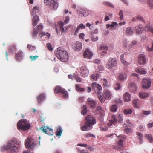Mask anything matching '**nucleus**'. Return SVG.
Returning a JSON list of instances; mask_svg holds the SVG:
<instances>
[{
	"mask_svg": "<svg viewBox=\"0 0 153 153\" xmlns=\"http://www.w3.org/2000/svg\"><path fill=\"white\" fill-rule=\"evenodd\" d=\"M85 120L84 125L81 127V129L83 131H88L91 129L93 125L95 124L96 122L95 118L91 115H87Z\"/></svg>",
	"mask_w": 153,
	"mask_h": 153,
	"instance_id": "obj_1",
	"label": "nucleus"
},
{
	"mask_svg": "<svg viewBox=\"0 0 153 153\" xmlns=\"http://www.w3.org/2000/svg\"><path fill=\"white\" fill-rule=\"evenodd\" d=\"M55 53L57 57L62 62H65L68 59V53L66 51L62 49L60 47L58 48L57 50L55 51Z\"/></svg>",
	"mask_w": 153,
	"mask_h": 153,
	"instance_id": "obj_2",
	"label": "nucleus"
},
{
	"mask_svg": "<svg viewBox=\"0 0 153 153\" xmlns=\"http://www.w3.org/2000/svg\"><path fill=\"white\" fill-rule=\"evenodd\" d=\"M30 125L25 119H22L18 121L17 123V128L19 130L25 131L29 130Z\"/></svg>",
	"mask_w": 153,
	"mask_h": 153,
	"instance_id": "obj_3",
	"label": "nucleus"
},
{
	"mask_svg": "<svg viewBox=\"0 0 153 153\" xmlns=\"http://www.w3.org/2000/svg\"><path fill=\"white\" fill-rule=\"evenodd\" d=\"M16 142L15 140L13 141H10L7 143V145L4 146L5 149L10 150L12 153H15L18 152L20 149L19 143H18V144H16V145H15L14 143Z\"/></svg>",
	"mask_w": 153,
	"mask_h": 153,
	"instance_id": "obj_4",
	"label": "nucleus"
},
{
	"mask_svg": "<svg viewBox=\"0 0 153 153\" xmlns=\"http://www.w3.org/2000/svg\"><path fill=\"white\" fill-rule=\"evenodd\" d=\"M123 118L122 115L120 114H117L116 115H113L112 116V119L110 120L108 124V126H111L112 124H114L116 126L117 121L120 123L123 122Z\"/></svg>",
	"mask_w": 153,
	"mask_h": 153,
	"instance_id": "obj_5",
	"label": "nucleus"
},
{
	"mask_svg": "<svg viewBox=\"0 0 153 153\" xmlns=\"http://www.w3.org/2000/svg\"><path fill=\"white\" fill-rule=\"evenodd\" d=\"M121 62L124 65L127 66L132 62L129 54L127 53H124L121 55L120 57Z\"/></svg>",
	"mask_w": 153,
	"mask_h": 153,
	"instance_id": "obj_6",
	"label": "nucleus"
},
{
	"mask_svg": "<svg viewBox=\"0 0 153 153\" xmlns=\"http://www.w3.org/2000/svg\"><path fill=\"white\" fill-rule=\"evenodd\" d=\"M117 61L116 59L110 58L107 62L106 67L108 69H112L113 68L116 66Z\"/></svg>",
	"mask_w": 153,
	"mask_h": 153,
	"instance_id": "obj_7",
	"label": "nucleus"
},
{
	"mask_svg": "<svg viewBox=\"0 0 153 153\" xmlns=\"http://www.w3.org/2000/svg\"><path fill=\"white\" fill-rule=\"evenodd\" d=\"M36 145V143L32 137L28 138L25 141V145L26 148H31Z\"/></svg>",
	"mask_w": 153,
	"mask_h": 153,
	"instance_id": "obj_8",
	"label": "nucleus"
},
{
	"mask_svg": "<svg viewBox=\"0 0 153 153\" xmlns=\"http://www.w3.org/2000/svg\"><path fill=\"white\" fill-rule=\"evenodd\" d=\"M151 80L149 78H144L142 81V87L145 89H147L151 86Z\"/></svg>",
	"mask_w": 153,
	"mask_h": 153,
	"instance_id": "obj_9",
	"label": "nucleus"
},
{
	"mask_svg": "<svg viewBox=\"0 0 153 153\" xmlns=\"http://www.w3.org/2000/svg\"><path fill=\"white\" fill-rule=\"evenodd\" d=\"M40 129L43 132L49 135H53V129L50 128L48 126H45L44 127H41Z\"/></svg>",
	"mask_w": 153,
	"mask_h": 153,
	"instance_id": "obj_10",
	"label": "nucleus"
},
{
	"mask_svg": "<svg viewBox=\"0 0 153 153\" xmlns=\"http://www.w3.org/2000/svg\"><path fill=\"white\" fill-rule=\"evenodd\" d=\"M92 88L94 91L97 93H99L102 91V87L98 84L96 82H93L92 84Z\"/></svg>",
	"mask_w": 153,
	"mask_h": 153,
	"instance_id": "obj_11",
	"label": "nucleus"
},
{
	"mask_svg": "<svg viewBox=\"0 0 153 153\" xmlns=\"http://www.w3.org/2000/svg\"><path fill=\"white\" fill-rule=\"evenodd\" d=\"M72 48L74 51H79L82 48V43L80 42H76L72 45Z\"/></svg>",
	"mask_w": 153,
	"mask_h": 153,
	"instance_id": "obj_12",
	"label": "nucleus"
},
{
	"mask_svg": "<svg viewBox=\"0 0 153 153\" xmlns=\"http://www.w3.org/2000/svg\"><path fill=\"white\" fill-rule=\"evenodd\" d=\"M80 75L83 77H86L89 74V71L85 67H82L80 68Z\"/></svg>",
	"mask_w": 153,
	"mask_h": 153,
	"instance_id": "obj_13",
	"label": "nucleus"
},
{
	"mask_svg": "<svg viewBox=\"0 0 153 153\" xmlns=\"http://www.w3.org/2000/svg\"><path fill=\"white\" fill-rule=\"evenodd\" d=\"M146 58L144 54H140L138 56V61L140 64L143 65L146 63Z\"/></svg>",
	"mask_w": 153,
	"mask_h": 153,
	"instance_id": "obj_14",
	"label": "nucleus"
},
{
	"mask_svg": "<svg viewBox=\"0 0 153 153\" xmlns=\"http://www.w3.org/2000/svg\"><path fill=\"white\" fill-rule=\"evenodd\" d=\"M48 5L54 10H56L58 7L57 0H49Z\"/></svg>",
	"mask_w": 153,
	"mask_h": 153,
	"instance_id": "obj_15",
	"label": "nucleus"
},
{
	"mask_svg": "<svg viewBox=\"0 0 153 153\" xmlns=\"http://www.w3.org/2000/svg\"><path fill=\"white\" fill-rule=\"evenodd\" d=\"M93 55V54L92 52L88 49H86L83 54L84 57L85 58H88V59H91Z\"/></svg>",
	"mask_w": 153,
	"mask_h": 153,
	"instance_id": "obj_16",
	"label": "nucleus"
},
{
	"mask_svg": "<svg viewBox=\"0 0 153 153\" xmlns=\"http://www.w3.org/2000/svg\"><path fill=\"white\" fill-rule=\"evenodd\" d=\"M108 47L104 45H101L100 46H99L98 48V50L100 51L104 54H106L107 52V51L108 50Z\"/></svg>",
	"mask_w": 153,
	"mask_h": 153,
	"instance_id": "obj_17",
	"label": "nucleus"
},
{
	"mask_svg": "<svg viewBox=\"0 0 153 153\" xmlns=\"http://www.w3.org/2000/svg\"><path fill=\"white\" fill-rule=\"evenodd\" d=\"M96 102L91 99L89 98L87 99V104L90 106V107L91 108H95Z\"/></svg>",
	"mask_w": 153,
	"mask_h": 153,
	"instance_id": "obj_18",
	"label": "nucleus"
},
{
	"mask_svg": "<svg viewBox=\"0 0 153 153\" xmlns=\"http://www.w3.org/2000/svg\"><path fill=\"white\" fill-rule=\"evenodd\" d=\"M131 94L128 92H126L123 95V99L125 102H128L131 100Z\"/></svg>",
	"mask_w": 153,
	"mask_h": 153,
	"instance_id": "obj_19",
	"label": "nucleus"
},
{
	"mask_svg": "<svg viewBox=\"0 0 153 153\" xmlns=\"http://www.w3.org/2000/svg\"><path fill=\"white\" fill-rule=\"evenodd\" d=\"M23 56V53L22 51L19 50L15 55V57L16 60L19 61L22 59Z\"/></svg>",
	"mask_w": 153,
	"mask_h": 153,
	"instance_id": "obj_20",
	"label": "nucleus"
},
{
	"mask_svg": "<svg viewBox=\"0 0 153 153\" xmlns=\"http://www.w3.org/2000/svg\"><path fill=\"white\" fill-rule=\"evenodd\" d=\"M104 94L105 98L107 100L111 99L112 96V94L110 91L107 89L105 90Z\"/></svg>",
	"mask_w": 153,
	"mask_h": 153,
	"instance_id": "obj_21",
	"label": "nucleus"
},
{
	"mask_svg": "<svg viewBox=\"0 0 153 153\" xmlns=\"http://www.w3.org/2000/svg\"><path fill=\"white\" fill-rule=\"evenodd\" d=\"M143 25L142 24H139L138 26L136 27V32L137 34H140L143 33Z\"/></svg>",
	"mask_w": 153,
	"mask_h": 153,
	"instance_id": "obj_22",
	"label": "nucleus"
},
{
	"mask_svg": "<svg viewBox=\"0 0 153 153\" xmlns=\"http://www.w3.org/2000/svg\"><path fill=\"white\" fill-rule=\"evenodd\" d=\"M37 99V102L38 103H41L44 100L45 98V95L44 94H40L38 96L36 97Z\"/></svg>",
	"mask_w": 153,
	"mask_h": 153,
	"instance_id": "obj_23",
	"label": "nucleus"
},
{
	"mask_svg": "<svg viewBox=\"0 0 153 153\" xmlns=\"http://www.w3.org/2000/svg\"><path fill=\"white\" fill-rule=\"evenodd\" d=\"M127 79L126 74L125 73H121L118 76V79L120 81H124Z\"/></svg>",
	"mask_w": 153,
	"mask_h": 153,
	"instance_id": "obj_24",
	"label": "nucleus"
},
{
	"mask_svg": "<svg viewBox=\"0 0 153 153\" xmlns=\"http://www.w3.org/2000/svg\"><path fill=\"white\" fill-rule=\"evenodd\" d=\"M134 30L131 27L127 28L125 31L127 35H132L134 33Z\"/></svg>",
	"mask_w": 153,
	"mask_h": 153,
	"instance_id": "obj_25",
	"label": "nucleus"
},
{
	"mask_svg": "<svg viewBox=\"0 0 153 153\" xmlns=\"http://www.w3.org/2000/svg\"><path fill=\"white\" fill-rule=\"evenodd\" d=\"M39 20V17L36 15L33 16L32 19L33 24V26H36Z\"/></svg>",
	"mask_w": 153,
	"mask_h": 153,
	"instance_id": "obj_26",
	"label": "nucleus"
},
{
	"mask_svg": "<svg viewBox=\"0 0 153 153\" xmlns=\"http://www.w3.org/2000/svg\"><path fill=\"white\" fill-rule=\"evenodd\" d=\"M82 111L81 114L83 115H85L88 112L87 108L86 105H83L81 108Z\"/></svg>",
	"mask_w": 153,
	"mask_h": 153,
	"instance_id": "obj_27",
	"label": "nucleus"
},
{
	"mask_svg": "<svg viewBox=\"0 0 153 153\" xmlns=\"http://www.w3.org/2000/svg\"><path fill=\"white\" fill-rule=\"evenodd\" d=\"M135 71L141 74H145L146 73V71L142 68H137L136 69Z\"/></svg>",
	"mask_w": 153,
	"mask_h": 153,
	"instance_id": "obj_28",
	"label": "nucleus"
},
{
	"mask_svg": "<svg viewBox=\"0 0 153 153\" xmlns=\"http://www.w3.org/2000/svg\"><path fill=\"white\" fill-rule=\"evenodd\" d=\"M139 96L141 98L144 99L149 97V94L147 93L141 92L139 93Z\"/></svg>",
	"mask_w": 153,
	"mask_h": 153,
	"instance_id": "obj_29",
	"label": "nucleus"
},
{
	"mask_svg": "<svg viewBox=\"0 0 153 153\" xmlns=\"http://www.w3.org/2000/svg\"><path fill=\"white\" fill-rule=\"evenodd\" d=\"M145 30L151 32L153 34V27L149 25L146 26L145 28Z\"/></svg>",
	"mask_w": 153,
	"mask_h": 153,
	"instance_id": "obj_30",
	"label": "nucleus"
},
{
	"mask_svg": "<svg viewBox=\"0 0 153 153\" xmlns=\"http://www.w3.org/2000/svg\"><path fill=\"white\" fill-rule=\"evenodd\" d=\"M118 108L116 105L114 104L111 106L110 111L113 112H116Z\"/></svg>",
	"mask_w": 153,
	"mask_h": 153,
	"instance_id": "obj_31",
	"label": "nucleus"
},
{
	"mask_svg": "<svg viewBox=\"0 0 153 153\" xmlns=\"http://www.w3.org/2000/svg\"><path fill=\"white\" fill-rule=\"evenodd\" d=\"M99 76V74H98L97 73L92 74L90 76V77L92 79L96 81L97 79Z\"/></svg>",
	"mask_w": 153,
	"mask_h": 153,
	"instance_id": "obj_32",
	"label": "nucleus"
},
{
	"mask_svg": "<svg viewBox=\"0 0 153 153\" xmlns=\"http://www.w3.org/2000/svg\"><path fill=\"white\" fill-rule=\"evenodd\" d=\"M64 89L61 88L59 86H56L54 91L56 93H62V91L64 90Z\"/></svg>",
	"mask_w": 153,
	"mask_h": 153,
	"instance_id": "obj_33",
	"label": "nucleus"
},
{
	"mask_svg": "<svg viewBox=\"0 0 153 153\" xmlns=\"http://www.w3.org/2000/svg\"><path fill=\"white\" fill-rule=\"evenodd\" d=\"M136 135L138 136V138L139 140V143H140L141 144L142 142V137H143V135L142 134L140 133L137 132L136 133Z\"/></svg>",
	"mask_w": 153,
	"mask_h": 153,
	"instance_id": "obj_34",
	"label": "nucleus"
},
{
	"mask_svg": "<svg viewBox=\"0 0 153 153\" xmlns=\"http://www.w3.org/2000/svg\"><path fill=\"white\" fill-rule=\"evenodd\" d=\"M133 111L132 109H125L123 110V113L125 115L131 114Z\"/></svg>",
	"mask_w": 153,
	"mask_h": 153,
	"instance_id": "obj_35",
	"label": "nucleus"
},
{
	"mask_svg": "<svg viewBox=\"0 0 153 153\" xmlns=\"http://www.w3.org/2000/svg\"><path fill=\"white\" fill-rule=\"evenodd\" d=\"M62 129L61 128L59 127L56 132V135L57 136H61L62 134Z\"/></svg>",
	"mask_w": 153,
	"mask_h": 153,
	"instance_id": "obj_36",
	"label": "nucleus"
},
{
	"mask_svg": "<svg viewBox=\"0 0 153 153\" xmlns=\"http://www.w3.org/2000/svg\"><path fill=\"white\" fill-rule=\"evenodd\" d=\"M98 99L100 100V102L101 103H104L105 101L104 98L101 95V94L100 93H98L97 95Z\"/></svg>",
	"mask_w": 153,
	"mask_h": 153,
	"instance_id": "obj_37",
	"label": "nucleus"
},
{
	"mask_svg": "<svg viewBox=\"0 0 153 153\" xmlns=\"http://www.w3.org/2000/svg\"><path fill=\"white\" fill-rule=\"evenodd\" d=\"M62 93L63 94L62 97L63 98L66 99L68 97V92L65 89L62 91Z\"/></svg>",
	"mask_w": 153,
	"mask_h": 153,
	"instance_id": "obj_38",
	"label": "nucleus"
},
{
	"mask_svg": "<svg viewBox=\"0 0 153 153\" xmlns=\"http://www.w3.org/2000/svg\"><path fill=\"white\" fill-rule=\"evenodd\" d=\"M38 10V9L37 7L36 6H35L34 7L31 12V15L33 16L35 15H36V10Z\"/></svg>",
	"mask_w": 153,
	"mask_h": 153,
	"instance_id": "obj_39",
	"label": "nucleus"
},
{
	"mask_svg": "<svg viewBox=\"0 0 153 153\" xmlns=\"http://www.w3.org/2000/svg\"><path fill=\"white\" fill-rule=\"evenodd\" d=\"M75 86L76 90L78 91L83 92L85 91L84 89L80 88L77 85H76Z\"/></svg>",
	"mask_w": 153,
	"mask_h": 153,
	"instance_id": "obj_40",
	"label": "nucleus"
},
{
	"mask_svg": "<svg viewBox=\"0 0 153 153\" xmlns=\"http://www.w3.org/2000/svg\"><path fill=\"white\" fill-rule=\"evenodd\" d=\"M145 137H146L148 140L150 142H152L153 141V139L151 135L149 134H146L145 135Z\"/></svg>",
	"mask_w": 153,
	"mask_h": 153,
	"instance_id": "obj_41",
	"label": "nucleus"
},
{
	"mask_svg": "<svg viewBox=\"0 0 153 153\" xmlns=\"http://www.w3.org/2000/svg\"><path fill=\"white\" fill-rule=\"evenodd\" d=\"M124 131L127 134L128 133H132V130L131 128H129L127 126L125 127Z\"/></svg>",
	"mask_w": 153,
	"mask_h": 153,
	"instance_id": "obj_42",
	"label": "nucleus"
},
{
	"mask_svg": "<svg viewBox=\"0 0 153 153\" xmlns=\"http://www.w3.org/2000/svg\"><path fill=\"white\" fill-rule=\"evenodd\" d=\"M118 144L119 146H117V147L116 148L117 149H119L120 150L122 149L123 148V142H122L118 141Z\"/></svg>",
	"mask_w": 153,
	"mask_h": 153,
	"instance_id": "obj_43",
	"label": "nucleus"
},
{
	"mask_svg": "<svg viewBox=\"0 0 153 153\" xmlns=\"http://www.w3.org/2000/svg\"><path fill=\"white\" fill-rule=\"evenodd\" d=\"M43 28V25L42 24H40L39 25H37L36 27V30L39 31H41Z\"/></svg>",
	"mask_w": 153,
	"mask_h": 153,
	"instance_id": "obj_44",
	"label": "nucleus"
},
{
	"mask_svg": "<svg viewBox=\"0 0 153 153\" xmlns=\"http://www.w3.org/2000/svg\"><path fill=\"white\" fill-rule=\"evenodd\" d=\"M38 34V32L36 30H34L32 33V37L33 38H36L37 35Z\"/></svg>",
	"mask_w": 153,
	"mask_h": 153,
	"instance_id": "obj_45",
	"label": "nucleus"
},
{
	"mask_svg": "<svg viewBox=\"0 0 153 153\" xmlns=\"http://www.w3.org/2000/svg\"><path fill=\"white\" fill-rule=\"evenodd\" d=\"M102 80L103 85L105 87H108V82L107 80L105 78L102 79Z\"/></svg>",
	"mask_w": 153,
	"mask_h": 153,
	"instance_id": "obj_46",
	"label": "nucleus"
},
{
	"mask_svg": "<svg viewBox=\"0 0 153 153\" xmlns=\"http://www.w3.org/2000/svg\"><path fill=\"white\" fill-rule=\"evenodd\" d=\"M103 4L106 6H108V7H111V8H114V6L113 4H112L111 3H110L108 2H104L103 3Z\"/></svg>",
	"mask_w": 153,
	"mask_h": 153,
	"instance_id": "obj_47",
	"label": "nucleus"
},
{
	"mask_svg": "<svg viewBox=\"0 0 153 153\" xmlns=\"http://www.w3.org/2000/svg\"><path fill=\"white\" fill-rule=\"evenodd\" d=\"M137 43V41L135 40H133L132 41L131 43L128 46V48L129 49L132 48L133 46L135 45Z\"/></svg>",
	"mask_w": 153,
	"mask_h": 153,
	"instance_id": "obj_48",
	"label": "nucleus"
},
{
	"mask_svg": "<svg viewBox=\"0 0 153 153\" xmlns=\"http://www.w3.org/2000/svg\"><path fill=\"white\" fill-rule=\"evenodd\" d=\"M84 137L85 138L88 137H95L94 135L91 133H87L84 135Z\"/></svg>",
	"mask_w": 153,
	"mask_h": 153,
	"instance_id": "obj_49",
	"label": "nucleus"
},
{
	"mask_svg": "<svg viewBox=\"0 0 153 153\" xmlns=\"http://www.w3.org/2000/svg\"><path fill=\"white\" fill-rule=\"evenodd\" d=\"M9 49L10 50V51L12 53L16 49V46L15 45H12L10 47Z\"/></svg>",
	"mask_w": 153,
	"mask_h": 153,
	"instance_id": "obj_50",
	"label": "nucleus"
},
{
	"mask_svg": "<svg viewBox=\"0 0 153 153\" xmlns=\"http://www.w3.org/2000/svg\"><path fill=\"white\" fill-rule=\"evenodd\" d=\"M46 46L48 49L50 51H52L53 50V48L52 47V45L51 43H47L46 44Z\"/></svg>",
	"mask_w": 153,
	"mask_h": 153,
	"instance_id": "obj_51",
	"label": "nucleus"
},
{
	"mask_svg": "<svg viewBox=\"0 0 153 153\" xmlns=\"http://www.w3.org/2000/svg\"><path fill=\"white\" fill-rule=\"evenodd\" d=\"M149 6L152 8H153V0H148Z\"/></svg>",
	"mask_w": 153,
	"mask_h": 153,
	"instance_id": "obj_52",
	"label": "nucleus"
},
{
	"mask_svg": "<svg viewBox=\"0 0 153 153\" xmlns=\"http://www.w3.org/2000/svg\"><path fill=\"white\" fill-rule=\"evenodd\" d=\"M70 20L69 17L68 16H67L65 17V19L63 23V25H65L68 23Z\"/></svg>",
	"mask_w": 153,
	"mask_h": 153,
	"instance_id": "obj_53",
	"label": "nucleus"
},
{
	"mask_svg": "<svg viewBox=\"0 0 153 153\" xmlns=\"http://www.w3.org/2000/svg\"><path fill=\"white\" fill-rule=\"evenodd\" d=\"M142 113L144 115H148L150 114L151 111L150 110H149L147 111H146L145 110H143L142 111Z\"/></svg>",
	"mask_w": 153,
	"mask_h": 153,
	"instance_id": "obj_54",
	"label": "nucleus"
},
{
	"mask_svg": "<svg viewBox=\"0 0 153 153\" xmlns=\"http://www.w3.org/2000/svg\"><path fill=\"white\" fill-rule=\"evenodd\" d=\"M119 15L120 16V19L121 20L123 19V16L122 10H120V11Z\"/></svg>",
	"mask_w": 153,
	"mask_h": 153,
	"instance_id": "obj_55",
	"label": "nucleus"
},
{
	"mask_svg": "<svg viewBox=\"0 0 153 153\" xmlns=\"http://www.w3.org/2000/svg\"><path fill=\"white\" fill-rule=\"evenodd\" d=\"M115 102L117 104H120L122 103L123 101L120 99H117L115 100Z\"/></svg>",
	"mask_w": 153,
	"mask_h": 153,
	"instance_id": "obj_56",
	"label": "nucleus"
},
{
	"mask_svg": "<svg viewBox=\"0 0 153 153\" xmlns=\"http://www.w3.org/2000/svg\"><path fill=\"white\" fill-rule=\"evenodd\" d=\"M138 102V100L137 99L134 100H133V104L135 108L137 107V103Z\"/></svg>",
	"mask_w": 153,
	"mask_h": 153,
	"instance_id": "obj_57",
	"label": "nucleus"
},
{
	"mask_svg": "<svg viewBox=\"0 0 153 153\" xmlns=\"http://www.w3.org/2000/svg\"><path fill=\"white\" fill-rule=\"evenodd\" d=\"M114 88L116 90L120 89V85L118 83H117L115 86Z\"/></svg>",
	"mask_w": 153,
	"mask_h": 153,
	"instance_id": "obj_58",
	"label": "nucleus"
},
{
	"mask_svg": "<svg viewBox=\"0 0 153 153\" xmlns=\"http://www.w3.org/2000/svg\"><path fill=\"white\" fill-rule=\"evenodd\" d=\"M100 129L103 131H107L108 129V128L105 126H100Z\"/></svg>",
	"mask_w": 153,
	"mask_h": 153,
	"instance_id": "obj_59",
	"label": "nucleus"
},
{
	"mask_svg": "<svg viewBox=\"0 0 153 153\" xmlns=\"http://www.w3.org/2000/svg\"><path fill=\"white\" fill-rule=\"evenodd\" d=\"M136 19L137 20H141L143 22L144 21V19L143 18V17H141L140 15L137 16Z\"/></svg>",
	"mask_w": 153,
	"mask_h": 153,
	"instance_id": "obj_60",
	"label": "nucleus"
},
{
	"mask_svg": "<svg viewBox=\"0 0 153 153\" xmlns=\"http://www.w3.org/2000/svg\"><path fill=\"white\" fill-rule=\"evenodd\" d=\"M39 56L37 55L35 56H30V58L31 61L35 60Z\"/></svg>",
	"mask_w": 153,
	"mask_h": 153,
	"instance_id": "obj_61",
	"label": "nucleus"
},
{
	"mask_svg": "<svg viewBox=\"0 0 153 153\" xmlns=\"http://www.w3.org/2000/svg\"><path fill=\"white\" fill-rule=\"evenodd\" d=\"M78 26L81 29H84L85 28V26L82 23L79 24Z\"/></svg>",
	"mask_w": 153,
	"mask_h": 153,
	"instance_id": "obj_62",
	"label": "nucleus"
},
{
	"mask_svg": "<svg viewBox=\"0 0 153 153\" xmlns=\"http://www.w3.org/2000/svg\"><path fill=\"white\" fill-rule=\"evenodd\" d=\"M63 24L62 22L60 26V28L61 30L62 31L63 33L65 31L64 28H63Z\"/></svg>",
	"mask_w": 153,
	"mask_h": 153,
	"instance_id": "obj_63",
	"label": "nucleus"
},
{
	"mask_svg": "<svg viewBox=\"0 0 153 153\" xmlns=\"http://www.w3.org/2000/svg\"><path fill=\"white\" fill-rule=\"evenodd\" d=\"M147 50L149 51H153V42H152V46L151 48L149 47H147Z\"/></svg>",
	"mask_w": 153,
	"mask_h": 153,
	"instance_id": "obj_64",
	"label": "nucleus"
}]
</instances>
